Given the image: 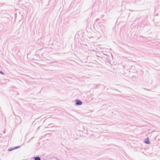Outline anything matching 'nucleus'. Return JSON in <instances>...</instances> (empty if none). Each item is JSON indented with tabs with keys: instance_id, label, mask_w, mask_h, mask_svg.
Instances as JSON below:
<instances>
[{
	"instance_id": "obj_5",
	"label": "nucleus",
	"mask_w": 160,
	"mask_h": 160,
	"mask_svg": "<svg viewBox=\"0 0 160 160\" xmlns=\"http://www.w3.org/2000/svg\"><path fill=\"white\" fill-rule=\"evenodd\" d=\"M0 73L1 74H3V73L2 71L0 72Z\"/></svg>"
},
{
	"instance_id": "obj_3",
	"label": "nucleus",
	"mask_w": 160,
	"mask_h": 160,
	"mask_svg": "<svg viewBox=\"0 0 160 160\" xmlns=\"http://www.w3.org/2000/svg\"><path fill=\"white\" fill-rule=\"evenodd\" d=\"M17 148V147H16V148H13V149L10 148V149H8V151H11L12 150H14V149H16V148Z\"/></svg>"
},
{
	"instance_id": "obj_6",
	"label": "nucleus",
	"mask_w": 160,
	"mask_h": 160,
	"mask_svg": "<svg viewBox=\"0 0 160 160\" xmlns=\"http://www.w3.org/2000/svg\"><path fill=\"white\" fill-rule=\"evenodd\" d=\"M82 102L81 101V103H80L81 105L82 104Z\"/></svg>"
},
{
	"instance_id": "obj_1",
	"label": "nucleus",
	"mask_w": 160,
	"mask_h": 160,
	"mask_svg": "<svg viewBox=\"0 0 160 160\" xmlns=\"http://www.w3.org/2000/svg\"><path fill=\"white\" fill-rule=\"evenodd\" d=\"M144 142L147 143V144H149L150 143V142L149 141V138H146Z\"/></svg>"
},
{
	"instance_id": "obj_4",
	"label": "nucleus",
	"mask_w": 160,
	"mask_h": 160,
	"mask_svg": "<svg viewBox=\"0 0 160 160\" xmlns=\"http://www.w3.org/2000/svg\"><path fill=\"white\" fill-rule=\"evenodd\" d=\"M35 160H40V158L38 157H36L35 158Z\"/></svg>"
},
{
	"instance_id": "obj_2",
	"label": "nucleus",
	"mask_w": 160,
	"mask_h": 160,
	"mask_svg": "<svg viewBox=\"0 0 160 160\" xmlns=\"http://www.w3.org/2000/svg\"><path fill=\"white\" fill-rule=\"evenodd\" d=\"M76 102H77L76 105H80V101L79 100H75Z\"/></svg>"
}]
</instances>
